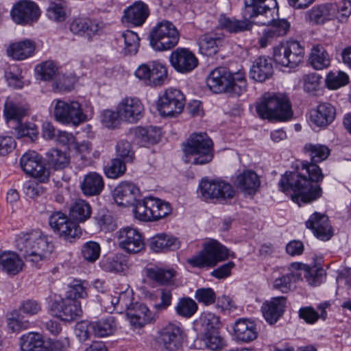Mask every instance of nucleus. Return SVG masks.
Returning <instances> with one entry per match:
<instances>
[{"instance_id": "53", "label": "nucleus", "mask_w": 351, "mask_h": 351, "mask_svg": "<svg viewBox=\"0 0 351 351\" xmlns=\"http://www.w3.org/2000/svg\"><path fill=\"white\" fill-rule=\"evenodd\" d=\"M202 340L205 346L212 350H219L224 348L226 341L219 334V330L204 332Z\"/></svg>"}, {"instance_id": "8", "label": "nucleus", "mask_w": 351, "mask_h": 351, "mask_svg": "<svg viewBox=\"0 0 351 351\" xmlns=\"http://www.w3.org/2000/svg\"><path fill=\"white\" fill-rule=\"evenodd\" d=\"M229 256L228 250L217 241L213 240L206 243L204 250L188 260L193 267H215L219 262L226 260Z\"/></svg>"}, {"instance_id": "51", "label": "nucleus", "mask_w": 351, "mask_h": 351, "mask_svg": "<svg viewBox=\"0 0 351 351\" xmlns=\"http://www.w3.org/2000/svg\"><path fill=\"white\" fill-rule=\"evenodd\" d=\"M101 265L104 271L113 273L123 272L128 267L125 259L121 256H115L103 260Z\"/></svg>"}, {"instance_id": "56", "label": "nucleus", "mask_w": 351, "mask_h": 351, "mask_svg": "<svg viewBox=\"0 0 351 351\" xmlns=\"http://www.w3.org/2000/svg\"><path fill=\"white\" fill-rule=\"evenodd\" d=\"M348 82V75L341 71H330L326 77V84L329 89H337L346 85Z\"/></svg>"}, {"instance_id": "63", "label": "nucleus", "mask_w": 351, "mask_h": 351, "mask_svg": "<svg viewBox=\"0 0 351 351\" xmlns=\"http://www.w3.org/2000/svg\"><path fill=\"white\" fill-rule=\"evenodd\" d=\"M335 16L341 23L347 21L351 15V1L342 0L338 5H335Z\"/></svg>"}, {"instance_id": "7", "label": "nucleus", "mask_w": 351, "mask_h": 351, "mask_svg": "<svg viewBox=\"0 0 351 351\" xmlns=\"http://www.w3.org/2000/svg\"><path fill=\"white\" fill-rule=\"evenodd\" d=\"M197 193L204 201L223 203L232 199L236 191L230 184L223 180L202 179Z\"/></svg>"}, {"instance_id": "52", "label": "nucleus", "mask_w": 351, "mask_h": 351, "mask_svg": "<svg viewBox=\"0 0 351 351\" xmlns=\"http://www.w3.org/2000/svg\"><path fill=\"white\" fill-rule=\"evenodd\" d=\"M199 322L204 329V332L219 330L222 326L220 317L210 312L202 313L199 317Z\"/></svg>"}, {"instance_id": "30", "label": "nucleus", "mask_w": 351, "mask_h": 351, "mask_svg": "<svg viewBox=\"0 0 351 351\" xmlns=\"http://www.w3.org/2000/svg\"><path fill=\"white\" fill-rule=\"evenodd\" d=\"M69 29L73 34L87 36L90 40L94 35L99 32L100 27L95 21L77 18L71 23Z\"/></svg>"}, {"instance_id": "4", "label": "nucleus", "mask_w": 351, "mask_h": 351, "mask_svg": "<svg viewBox=\"0 0 351 351\" xmlns=\"http://www.w3.org/2000/svg\"><path fill=\"white\" fill-rule=\"evenodd\" d=\"M18 248L26 261L38 263L51 254L53 250V245L47 237L34 232L19 240Z\"/></svg>"}, {"instance_id": "20", "label": "nucleus", "mask_w": 351, "mask_h": 351, "mask_svg": "<svg viewBox=\"0 0 351 351\" xmlns=\"http://www.w3.org/2000/svg\"><path fill=\"white\" fill-rule=\"evenodd\" d=\"M140 197V189L131 182H122L113 191L114 199L119 206H132Z\"/></svg>"}, {"instance_id": "24", "label": "nucleus", "mask_w": 351, "mask_h": 351, "mask_svg": "<svg viewBox=\"0 0 351 351\" xmlns=\"http://www.w3.org/2000/svg\"><path fill=\"white\" fill-rule=\"evenodd\" d=\"M336 116L335 108L329 103L319 104L310 112V120L315 126L325 128L330 125Z\"/></svg>"}, {"instance_id": "2", "label": "nucleus", "mask_w": 351, "mask_h": 351, "mask_svg": "<svg viewBox=\"0 0 351 351\" xmlns=\"http://www.w3.org/2000/svg\"><path fill=\"white\" fill-rule=\"evenodd\" d=\"M206 84L214 93H226L232 97H239L247 90V82L243 72L232 73L222 66L210 71Z\"/></svg>"}, {"instance_id": "59", "label": "nucleus", "mask_w": 351, "mask_h": 351, "mask_svg": "<svg viewBox=\"0 0 351 351\" xmlns=\"http://www.w3.org/2000/svg\"><path fill=\"white\" fill-rule=\"evenodd\" d=\"M36 73L43 80H51L58 72V66L54 62L47 60L36 67Z\"/></svg>"}, {"instance_id": "31", "label": "nucleus", "mask_w": 351, "mask_h": 351, "mask_svg": "<svg viewBox=\"0 0 351 351\" xmlns=\"http://www.w3.org/2000/svg\"><path fill=\"white\" fill-rule=\"evenodd\" d=\"M35 49V43L33 41L25 40L10 44L7 48V53L15 60H23L32 56Z\"/></svg>"}, {"instance_id": "32", "label": "nucleus", "mask_w": 351, "mask_h": 351, "mask_svg": "<svg viewBox=\"0 0 351 351\" xmlns=\"http://www.w3.org/2000/svg\"><path fill=\"white\" fill-rule=\"evenodd\" d=\"M127 316L132 326L141 328L152 319L151 313L143 304L136 303L127 308Z\"/></svg>"}, {"instance_id": "40", "label": "nucleus", "mask_w": 351, "mask_h": 351, "mask_svg": "<svg viewBox=\"0 0 351 351\" xmlns=\"http://www.w3.org/2000/svg\"><path fill=\"white\" fill-rule=\"evenodd\" d=\"M219 24L222 29L233 34L243 32L251 28V24L247 20H237L226 17L224 15L219 17Z\"/></svg>"}, {"instance_id": "45", "label": "nucleus", "mask_w": 351, "mask_h": 351, "mask_svg": "<svg viewBox=\"0 0 351 351\" xmlns=\"http://www.w3.org/2000/svg\"><path fill=\"white\" fill-rule=\"evenodd\" d=\"M266 0H245V16L249 18L265 16L271 12V10L267 5H263Z\"/></svg>"}, {"instance_id": "11", "label": "nucleus", "mask_w": 351, "mask_h": 351, "mask_svg": "<svg viewBox=\"0 0 351 351\" xmlns=\"http://www.w3.org/2000/svg\"><path fill=\"white\" fill-rule=\"evenodd\" d=\"M49 223L53 231L66 241H71L82 234L80 226L62 212L53 213L49 218Z\"/></svg>"}, {"instance_id": "25", "label": "nucleus", "mask_w": 351, "mask_h": 351, "mask_svg": "<svg viewBox=\"0 0 351 351\" xmlns=\"http://www.w3.org/2000/svg\"><path fill=\"white\" fill-rule=\"evenodd\" d=\"M334 4H322L305 12V19L312 25H323L335 16Z\"/></svg>"}, {"instance_id": "43", "label": "nucleus", "mask_w": 351, "mask_h": 351, "mask_svg": "<svg viewBox=\"0 0 351 351\" xmlns=\"http://www.w3.org/2000/svg\"><path fill=\"white\" fill-rule=\"evenodd\" d=\"M91 213L90 204L82 199H76L69 209L70 216L78 222H84L89 219Z\"/></svg>"}, {"instance_id": "18", "label": "nucleus", "mask_w": 351, "mask_h": 351, "mask_svg": "<svg viewBox=\"0 0 351 351\" xmlns=\"http://www.w3.org/2000/svg\"><path fill=\"white\" fill-rule=\"evenodd\" d=\"M159 341L169 351H177L183 342V331L174 324H168L159 331Z\"/></svg>"}, {"instance_id": "26", "label": "nucleus", "mask_w": 351, "mask_h": 351, "mask_svg": "<svg viewBox=\"0 0 351 351\" xmlns=\"http://www.w3.org/2000/svg\"><path fill=\"white\" fill-rule=\"evenodd\" d=\"M286 304V298H273L270 301L264 302L261 307L263 315L265 320L269 324H275L282 315Z\"/></svg>"}, {"instance_id": "12", "label": "nucleus", "mask_w": 351, "mask_h": 351, "mask_svg": "<svg viewBox=\"0 0 351 351\" xmlns=\"http://www.w3.org/2000/svg\"><path fill=\"white\" fill-rule=\"evenodd\" d=\"M184 101V95L180 90L168 88L158 100V110L162 117H175L182 112Z\"/></svg>"}, {"instance_id": "1", "label": "nucleus", "mask_w": 351, "mask_h": 351, "mask_svg": "<svg viewBox=\"0 0 351 351\" xmlns=\"http://www.w3.org/2000/svg\"><path fill=\"white\" fill-rule=\"evenodd\" d=\"M304 149L311 158V163H302L300 171L286 172L279 183L282 191L290 195L291 199L299 206L310 203L322 195V190L317 184L322 181L324 175L319 166L316 165L326 160L330 149L325 145L319 144H306Z\"/></svg>"}, {"instance_id": "46", "label": "nucleus", "mask_w": 351, "mask_h": 351, "mask_svg": "<svg viewBox=\"0 0 351 351\" xmlns=\"http://www.w3.org/2000/svg\"><path fill=\"white\" fill-rule=\"evenodd\" d=\"M46 160L49 167L57 170L66 167L69 163V156L64 152L52 149L46 154Z\"/></svg>"}, {"instance_id": "15", "label": "nucleus", "mask_w": 351, "mask_h": 351, "mask_svg": "<svg viewBox=\"0 0 351 351\" xmlns=\"http://www.w3.org/2000/svg\"><path fill=\"white\" fill-rule=\"evenodd\" d=\"M21 166L27 174L36 178L40 182H45L49 178V173L43 165L41 158L35 152H28L21 158Z\"/></svg>"}, {"instance_id": "19", "label": "nucleus", "mask_w": 351, "mask_h": 351, "mask_svg": "<svg viewBox=\"0 0 351 351\" xmlns=\"http://www.w3.org/2000/svg\"><path fill=\"white\" fill-rule=\"evenodd\" d=\"M117 110L123 121L134 123L143 117L144 107L138 98L126 97L118 104Z\"/></svg>"}, {"instance_id": "60", "label": "nucleus", "mask_w": 351, "mask_h": 351, "mask_svg": "<svg viewBox=\"0 0 351 351\" xmlns=\"http://www.w3.org/2000/svg\"><path fill=\"white\" fill-rule=\"evenodd\" d=\"M123 119L121 118V114L119 111L112 110H104L101 114V121L102 124L110 129H114L120 125Z\"/></svg>"}, {"instance_id": "16", "label": "nucleus", "mask_w": 351, "mask_h": 351, "mask_svg": "<svg viewBox=\"0 0 351 351\" xmlns=\"http://www.w3.org/2000/svg\"><path fill=\"white\" fill-rule=\"evenodd\" d=\"M40 16L37 5L29 0H22L14 4L11 16L17 24H28L36 21Z\"/></svg>"}, {"instance_id": "22", "label": "nucleus", "mask_w": 351, "mask_h": 351, "mask_svg": "<svg viewBox=\"0 0 351 351\" xmlns=\"http://www.w3.org/2000/svg\"><path fill=\"white\" fill-rule=\"evenodd\" d=\"M226 42L225 36L222 33L211 32L202 35L198 40L199 51L206 56L217 54L219 48Z\"/></svg>"}, {"instance_id": "39", "label": "nucleus", "mask_w": 351, "mask_h": 351, "mask_svg": "<svg viewBox=\"0 0 351 351\" xmlns=\"http://www.w3.org/2000/svg\"><path fill=\"white\" fill-rule=\"evenodd\" d=\"M134 136L141 145L156 143L160 138L161 132L158 128L137 127L134 130Z\"/></svg>"}, {"instance_id": "9", "label": "nucleus", "mask_w": 351, "mask_h": 351, "mask_svg": "<svg viewBox=\"0 0 351 351\" xmlns=\"http://www.w3.org/2000/svg\"><path fill=\"white\" fill-rule=\"evenodd\" d=\"M55 119L62 124L78 125L86 121L81 105L78 101L57 99L53 107Z\"/></svg>"}, {"instance_id": "27", "label": "nucleus", "mask_w": 351, "mask_h": 351, "mask_svg": "<svg viewBox=\"0 0 351 351\" xmlns=\"http://www.w3.org/2000/svg\"><path fill=\"white\" fill-rule=\"evenodd\" d=\"M274 73L271 59L265 56L256 58L250 70V76L257 82H264L271 77Z\"/></svg>"}, {"instance_id": "28", "label": "nucleus", "mask_w": 351, "mask_h": 351, "mask_svg": "<svg viewBox=\"0 0 351 351\" xmlns=\"http://www.w3.org/2000/svg\"><path fill=\"white\" fill-rule=\"evenodd\" d=\"M24 265L23 261L16 252H4L0 254V269L8 275H16Z\"/></svg>"}, {"instance_id": "3", "label": "nucleus", "mask_w": 351, "mask_h": 351, "mask_svg": "<svg viewBox=\"0 0 351 351\" xmlns=\"http://www.w3.org/2000/svg\"><path fill=\"white\" fill-rule=\"evenodd\" d=\"M256 110L261 118L269 120L284 121L293 116L288 97L281 94L265 95L257 104Z\"/></svg>"}, {"instance_id": "55", "label": "nucleus", "mask_w": 351, "mask_h": 351, "mask_svg": "<svg viewBox=\"0 0 351 351\" xmlns=\"http://www.w3.org/2000/svg\"><path fill=\"white\" fill-rule=\"evenodd\" d=\"M133 213L136 219L147 221H152L153 215L151 210V207L148 206V197L143 199H138L134 204Z\"/></svg>"}, {"instance_id": "34", "label": "nucleus", "mask_w": 351, "mask_h": 351, "mask_svg": "<svg viewBox=\"0 0 351 351\" xmlns=\"http://www.w3.org/2000/svg\"><path fill=\"white\" fill-rule=\"evenodd\" d=\"M234 335L238 340L250 342L256 339L257 330L254 322L247 319H239L234 326Z\"/></svg>"}, {"instance_id": "41", "label": "nucleus", "mask_w": 351, "mask_h": 351, "mask_svg": "<svg viewBox=\"0 0 351 351\" xmlns=\"http://www.w3.org/2000/svg\"><path fill=\"white\" fill-rule=\"evenodd\" d=\"M117 325L113 317H108L106 319L91 323V329L97 337H105L112 335L116 330Z\"/></svg>"}, {"instance_id": "23", "label": "nucleus", "mask_w": 351, "mask_h": 351, "mask_svg": "<svg viewBox=\"0 0 351 351\" xmlns=\"http://www.w3.org/2000/svg\"><path fill=\"white\" fill-rule=\"evenodd\" d=\"M234 184L245 195H254L261 186V180L255 171L245 170L237 176Z\"/></svg>"}, {"instance_id": "10", "label": "nucleus", "mask_w": 351, "mask_h": 351, "mask_svg": "<svg viewBox=\"0 0 351 351\" xmlns=\"http://www.w3.org/2000/svg\"><path fill=\"white\" fill-rule=\"evenodd\" d=\"M304 49L299 42L293 40L280 45L274 49V60L276 64L293 69L302 62Z\"/></svg>"}, {"instance_id": "49", "label": "nucleus", "mask_w": 351, "mask_h": 351, "mask_svg": "<svg viewBox=\"0 0 351 351\" xmlns=\"http://www.w3.org/2000/svg\"><path fill=\"white\" fill-rule=\"evenodd\" d=\"M268 18V20H258L256 21L257 23H261L262 25H269L271 24V26L268 28L272 34L274 35V36H284L287 34L289 29V23L288 21L285 19H279V20H272V14L271 12L270 14H268V16H266Z\"/></svg>"}, {"instance_id": "35", "label": "nucleus", "mask_w": 351, "mask_h": 351, "mask_svg": "<svg viewBox=\"0 0 351 351\" xmlns=\"http://www.w3.org/2000/svg\"><path fill=\"white\" fill-rule=\"evenodd\" d=\"M104 186L101 176L95 172H90L84 176L80 187L82 193L86 196H94L101 192Z\"/></svg>"}, {"instance_id": "14", "label": "nucleus", "mask_w": 351, "mask_h": 351, "mask_svg": "<svg viewBox=\"0 0 351 351\" xmlns=\"http://www.w3.org/2000/svg\"><path fill=\"white\" fill-rule=\"evenodd\" d=\"M169 62L172 67L180 73L191 72L198 64V60L195 54L184 47L173 50L169 56Z\"/></svg>"}, {"instance_id": "29", "label": "nucleus", "mask_w": 351, "mask_h": 351, "mask_svg": "<svg viewBox=\"0 0 351 351\" xmlns=\"http://www.w3.org/2000/svg\"><path fill=\"white\" fill-rule=\"evenodd\" d=\"M149 247L156 252L176 250L180 247V242L176 237L165 233H160L150 239Z\"/></svg>"}, {"instance_id": "5", "label": "nucleus", "mask_w": 351, "mask_h": 351, "mask_svg": "<svg viewBox=\"0 0 351 351\" xmlns=\"http://www.w3.org/2000/svg\"><path fill=\"white\" fill-rule=\"evenodd\" d=\"M213 141L206 133H193L184 144L186 162L195 165L209 163L213 158Z\"/></svg>"}, {"instance_id": "57", "label": "nucleus", "mask_w": 351, "mask_h": 351, "mask_svg": "<svg viewBox=\"0 0 351 351\" xmlns=\"http://www.w3.org/2000/svg\"><path fill=\"white\" fill-rule=\"evenodd\" d=\"M121 38L125 44L123 53L125 55L135 54L138 51L140 40L137 34L130 30H126L122 34Z\"/></svg>"}, {"instance_id": "54", "label": "nucleus", "mask_w": 351, "mask_h": 351, "mask_svg": "<svg viewBox=\"0 0 351 351\" xmlns=\"http://www.w3.org/2000/svg\"><path fill=\"white\" fill-rule=\"evenodd\" d=\"M198 306L195 300L190 298H182L180 299L176 306V313L184 317H192L197 311Z\"/></svg>"}, {"instance_id": "6", "label": "nucleus", "mask_w": 351, "mask_h": 351, "mask_svg": "<svg viewBox=\"0 0 351 351\" xmlns=\"http://www.w3.org/2000/svg\"><path fill=\"white\" fill-rule=\"evenodd\" d=\"M177 27L169 21H162L154 27L149 34L152 47L158 51L169 50L176 47L180 40Z\"/></svg>"}, {"instance_id": "64", "label": "nucleus", "mask_w": 351, "mask_h": 351, "mask_svg": "<svg viewBox=\"0 0 351 351\" xmlns=\"http://www.w3.org/2000/svg\"><path fill=\"white\" fill-rule=\"evenodd\" d=\"M116 152L118 156L123 158L125 162H132L134 158V152L130 143L124 140L118 141L116 145Z\"/></svg>"}, {"instance_id": "21", "label": "nucleus", "mask_w": 351, "mask_h": 351, "mask_svg": "<svg viewBox=\"0 0 351 351\" xmlns=\"http://www.w3.org/2000/svg\"><path fill=\"white\" fill-rule=\"evenodd\" d=\"M307 228L312 230L314 235L323 241L330 239L332 235V227L328 218L324 214L315 212L306 222Z\"/></svg>"}, {"instance_id": "37", "label": "nucleus", "mask_w": 351, "mask_h": 351, "mask_svg": "<svg viewBox=\"0 0 351 351\" xmlns=\"http://www.w3.org/2000/svg\"><path fill=\"white\" fill-rule=\"evenodd\" d=\"M28 107L23 103L8 99L4 106V116L7 121L14 120L19 123L27 114Z\"/></svg>"}, {"instance_id": "44", "label": "nucleus", "mask_w": 351, "mask_h": 351, "mask_svg": "<svg viewBox=\"0 0 351 351\" xmlns=\"http://www.w3.org/2000/svg\"><path fill=\"white\" fill-rule=\"evenodd\" d=\"M293 269L304 270V277L311 285H318L321 283L324 278V271L322 269L310 268L306 265H302L299 263H293L291 265Z\"/></svg>"}, {"instance_id": "50", "label": "nucleus", "mask_w": 351, "mask_h": 351, "mask_svg": "<svg viewBox=\"0 0 351 351\" xmlns=\"http://www.w3.org/2000/svg\"><path fill=\"white\" fill-rule=\"evenodd\" d=\"M167 79V70L166 66L159 62H152V70L148 86H161Z\"/></svg>"}, {"instance_id": "48", "label": "nucleus", "mask_w": 351, "mask_h": 351, "mask_svg": "<svg viewBox=\"0 0 351 351\" xmlns=\"http://www.w3.org/2000/svg\"><path fill=\"white\" fill-rule=\"evenodd\" d=\"M148 206L151 207L153 215L152 221H156L163 218L168 215L171 211L169 203L152 197H148Z\"/></svg>"}, {"instance_id": "42", "label": "nucleus", "mask_w": 351, "mask_h": 351, "mask_svg": "<svg viewBox=\"0 0 351 351\" xmlns=\"http://www.w3.org/2000/svg\"><path fill=\"white\" fill-rule=\"evenodd\" d=\"M290 269L291 273L278 278L274 281L273 287L275 289L287 293L294 288L295 283L300 279L302 274L298 270L291 269V267Z\"/></svg>"}, {"instance_id": "33", "label": "nucleus", "mask_w": 351, "mask_h": 351, "mask_svg": "<svg viewBox=\"0 0 351 351\" xmlns=\"http://www.w3.org/2000/svg\"><path fill=\"white\" fill-rule=\"evenodd\" d=\"M149 16L147 5L141 2L136 1L124 12V20L136 26L141 25Z\"/></svg>"}, {"instance_id": "61", "label": "nucleus", "mask_w": 351, "mask_h": 351, "mask_svg": "<svg viewBox=\"0 0 351 351\" xmlns=\"http://www.w3.org/2000/svg\"><path fill=\"white\" fill-rule=\"evenodd\" d=\"M126 171L125 162L119 158H114L110 165L105 168V173L108 178L116 179L123 176Z\"/></svg>"}, {"instance_id": "17", "label": "nucleus", "mask_w": 351, "mask_h": 351, "mask_svg": "<svg viewBox=\"0 0 351 351\" xmlns=\"http://www.w3.org/2000/svg\"><path fill=\"white\" fill-rule=\"evenodd\" d=\"M51 311L54 316L65 322H71L82 314L80 302L66 297L53 303Z\"/></svg>"}, {"instance_id": "47", "label": "nucleus", "mask_w": 351, "mask_h": 351, "mask_svg": "<svg viewBox=\"0 0 351 351\" xmlns=\"http://www.w3.org/2000/svg\"><path fill=\"white\" fill-rule=\"evenodd\" d=\"M146 275L149 279L155 280L160 285H166L173 281L176 271L172 269H164L159 267H153L146 270Z\"/></svg>"}, {"instance_id": "36", "label": "nucleus", "mask_w": 351, "mask_h": 351, "mask_svg": "<svg viewBox=\"0 0 351 351\" xmlns=\"http://www.w3.org/2000/svg\"><path fill=\"white\" fill-rule=\"evenodd\" d=\"M21 351H48L43 336L38 332H30L20 338Z\"/></svg>"}, {"instance_id": "13", "label": "nucleus", "mask_w": 351, "mask_h": 351, "mask_svg": "<svg viewBox=\"0 0 351 351\" xmlns=\"http://www.w3.org/2000/svg\"><path fill=\"white\" fill-rule=\"evenodd\" d=\"M119 246L129 254H137L145 248L143 235L135 228L125 227L117 232Z\"/></svg>"}, {"instance_id": "38", "label": "nucleus", "mask_w": 351, "mask_h": 351, "mask_svg": "<svg viewBox=\"0 0 351 351\" xmlns=\"http://www.w3.org/2000/svg\"><path fill=\"white\" fill-rule=\"evenodd\" d=\"M309 62L315 69L322 70L329 66L330 58L324 47L317 45L311 49Z\"/></svg>"}, {"instance_id": "62", "label": "nucleus", "mask_w": 351, "mask_h": 351, "mask_svg": "<svg viewBox=\"0 0 351 351\" xmlns=\"http://www.w3.org/2000/svg\"><path fill=\"white\" fill-rule=\"evenodd\" d=\"M100 245L94 241L86 243L82 250V254L85 260L88 262H95L100 254Z\"/></svg>"}, {"instance_id": "58", "label": "nucleus", "mask_w": 351, "mask_h": 351, "mask_svg": "<svg viewBox=\"0 0 351 351\" xmlns=\"http://www.w3.org/2000/svg\"><path fill=\"white\" fill-rule=\"evenodd\" d=\"M7 324L12 332H19L30 328V322L24 319L21 315L16 311H12L7 318Z\"/></svg>"}]
</instances>
